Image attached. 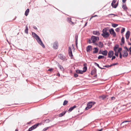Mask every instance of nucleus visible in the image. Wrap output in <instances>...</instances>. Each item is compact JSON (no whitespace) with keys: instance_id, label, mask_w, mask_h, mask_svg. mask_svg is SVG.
Wrapping results in <instances>:
<instances>
[{"instance_id":"nucleus-1","label":"nucleus","mask_w":131,"mask_h":131,"mask_svg":"<svg viewBox=\"0 0 131 131\" xmlns=\"http://www.w3.org/2000/svg\"><path fill=\"white\" fill-rule=\"evenodd\" d=\"M32 36L37 40L38 43H39L43 48H45V46L39 37L35 32H32Z\"/></svg>"},{"instance_id":"nucleus-2","label":"nucleus","mask_w":131,"mask_h":131,"mask_svg":"<svg viewBox=\"0 0 131 131\" xmlns=\"http://www.w3.org/2000/svg\"><path fill=\"white\" fill-rule=\"evenodd\" d=\"M108 29L107 28H105L103 29L102 32V33L101 35L103 36V38H107L110 36V34L107 32Z\"/></svg>"},{"instance_id":"nucleus-3","label":"nucleus","mask_w":131,"mask_h":131,"mask_svg":"<svg viewBox=\"0 0 131 131\" xmlns=\"http://www.w3.org/2000/svg\"><path fill=\"white\" fill-rule=\"evenodd\" d=\"M42 124V122H41L40 123H37L30 127L28 129L27 131H31L32 130L36 128L39 125H41Z\"/></svg>"},{"instance_id":"nucleus-4","label":"nucleus","mask_w":131,"mask_h":131,"mask_svg":"<svg viewBox=\"0 0 131 131\" xmlns=\"http://www.w3.org/2000/svg\"><path fill=\"white\" fill-rule=\"evenodd\" d=\"M119 45L118 44H116L115 46L113 48L114 50L115 51L114 54L115 56L118 57V52L117 51V49Z\"/></svg>"},{"instance_id":"nucleus-5","label":"nucleus","mask_w":131,"mask_h":131,"mask_svg":"<svg viewBox=\"0 0 131 131\" xmlns=\"http://www.w3.org/2000/svg\"><path fill=\"white\" fill-rule=\"evenodd\" d=\"M110 34L113 35V37H115L116 36V33L113 28H111L109 30Z\"/></svg>"},{"instance_id":"nucleus-6","label":"nucleus","mask_w":131,"mask_h":131,"mask_svg":"<svg viewBox=\"0 0 131 131\" xmlns=\"http://www.w3.org/2000/svg\"><path fill=\"white\" fill-rule=\"evenodd\" d=\"M91 39L92 41V43H94L96 41L97 39L99 40V38L98 37H96L93 36L91 37Z\"/></svg>"},{"instance_id":"nucleus-7","label":"nucleus","mask_w":131,"mask_h":131,"mask_svg":"<svg viewBox=\"0 0 131 131\" xmlns=\"http://www.w3.org/2000/svg\"><path fill=\"white\" fill-rule=\"evenodd\" d=\"M59 46L58 42L56 41L53 43V48L54 49H58Z\"/></svg>"},{"instance_id":"nucleus-8","label":"nucleus","mask_w":131,"mask_h":131,"mask_svg":"<svg viewBox=\"0 0 131 131\" xmlns=\"http://www.w3.org/2000/svg\"><path fill=\"white\" fill-rule=\"evenodd\" d=\"M95 103V102H90L88 103L87 106H88L90 108H91L92 107L93 105H94Z\"/></svg>"},{"instance_id":"nucleus-9","label":"nucleus","mask_w":131,"mask_h":131,"mask_svg":"<svg viewBox=\"0 0 131 131\" xmlns=\"http://www.w3.org/2000/svg\"><path fill=\"white\" fill-rule=\"evenodd\" d=\"M68 51L69 56L71 58H72L73 55L72 53L71 48V47H69Z\"/></svg>"},{"instance_id":"nucleus-10","label":"nucleus","mask_w":131,"mask_h":131,"mask_svg":"<svg viewBox=\"0 0 131 131\" xmlns=\"http://www.w3.org/2000/svg\"><path fill=\"white\" fill-rule=\"evenodd\" d=\"M58 57L61 60L64 61L66 59L65 57L62 54H60L58 55Z\"/></svg>"},{"instance_id":"nucleus-11","label":"nucleus","mask_w":131,"mask_h":131,"mask_svg":"<svg viewBox=\"0 0 131 131\" xmlns=\"http://www.w3.org/2000/svg\"><path fill=\"white\" fill-rule=\"evenodd\" d=\"M114 54V51L112 50L110 51L108 53V58H111L113 55Z\"/></svg>"},{"instance_id":"nucleus-12","label":"nucleus","mask_w":131,"mask_h":131,"mask_svg":"<svg viewBox=\"0 0 131 131\" xmlns=\"http://www.w3.org/2000/svg\"><path fill=\"white\" fill-rule=\"evenodd\" d=\"M127 51L125 50H123V57H126L128 55V53Z\"/></svg>"},{"instance_id":"nucleus-13","label":"nucleus","mask_w":131,"mask_h":131,"mask_svg":"<svg viewBox=\"0 0 131 131\" xmlns=\"http://www.w3.org/2000/svg\"><path fill=\"white\" fill-rule=\"evenodd\" d=\"M130 36V32L129 30L127 31L126 34L125 36L126 38L127 39H129V36Z\"/></svg>"},{"instance_id":"nucleus-14","label":"nucleus","mask_w":131,"mask_h":131,"mask_svg":"<svg viewBox=\"0 0 131 131\" xmlns=\"http://www.w3.org/2000/svg\"><path fill=\"white\" fill-rule=\"evenodd\" d=\"M92 50V46L90 45H89L86 47V50L87 52H89L90 50Z\"/></svg>"},{"instance_id":"nucleus-15","label":"nucleus","mask_w":131,"mask_h":131,"mask_svg":"<svg viewBox=\"0 0 131 131\" xmlns=\"http://www.w3.org/2000/svg\"><path fill=\"white\" fill-rule=\"evenodd\" d=\"M93 34L97 36H99L100 35V33L98 31H94L93 32Z\"/></svg>"},{"instance_id":"nucleus-16","label":"nucleus","mask_w":131,"mask_h":131,"mask_svg":"<svg viewBox=\"0 0 131 131\" xmlns=\"http://www.w3.org/2000/svg\"><path fill=\"white\" fill-rule=\"evenodd\" d=\"M106 97V96L104 95H103L100 96L99 97V98L101 100H104Z\"/></svg>"},{"instance_id":"nucleus-17","label":"nucleus","mask_w":131,"mask_h":131,"mask_svg":"<svg viewBox=\"0 0 131 131\" xmlns=\"http://www.w3.org/2000/svg\"><path fill=\"white\" fill-rule=\"evenodd\" d=\"M77 107V106L75 105H74L73 106L70 107L69 110H68V112H71L72 111L74 108Z\"/></svg>"},{"instance_id":"nucleus-18","label":"nucleus","mask_w":131,"mask_h":131,"mask_svg":"<svg viewBox=\"0 0 131 131\" xmlns=\"http://www.w3.org/2000/svg\"><path fill=\"white\" fill-rule=\"evenodd\" d=\"M108 52L106 50L102 51L101 52V54L104 55L106 56Z\"/></svg>"},{"instance_id":"nucleus-19","label":"nucleus","mask_w":131,"mask_h":131,"mask_svg":"<svg viewBox=\"0 0 131 131\" xmlns=\"http://www.w3.org/2000/svg\"><path fill=\"white\" fill-rule=\"evenodd\" d=\"M67 21L71 24H73V22L71 21V18L69 17H68L67 18Z\"/></svg>"},{"instance_id":"nucleus-20","label":"nucleus","mask_w":131,"mask_h":131,"mask_svg":"<svg viewBox=\"0 0 131 131\" xmlns=\"http://www.w3.org/2000/svg\"><path fill=\"white\" fill-rule=\"evenodd\" d=\"M93 49H95V50L93 51V53H97L99 51V49L97 47H95Z\"/></svg>"},{"instance_id":"nucleus-21","label":"nucleus","mask_w":131,"mask_h":131,"mask_svg":"<svg viewBox=\"0 0 131 131\" xmlns=\"http://www.w3.org/2000/svg\"><path fill=\"white\" fill-rule=\"evenodd\" d=\"M66 112V111H64L62 112V113L60 114L59 115V116L60 117H61L63 116Z\"/></svg>"},{"instance_id":"nucleus-22","label":"nucleus","mask_w":131,"mask_h":131,"mask_svg":"<svg viewBox=\"0 0 131 131\" xmlns=\"http://www.w3.org/2000/svg\"><path fill=\"white\" fill-rule=\"evenodd\" d=\"M76 72L77 73L79 74H82L83 73V71L79 70H76Z\"/></svg>"},{"instance_id":"nucleus-23","label":"nucleus","mask_w":131,"mask_h":131,"mask_svg":"<svg viewBox=\"0 0 131 131\" xmlns=\"http://www.w3.org/2000/svg\"><path fill=\"white\" fill-rule=\"evenodd\" d=\"M96 70L95 69H94V70H92L91 72V74L92 75H93L96 73Z\"/></svg>"},{"instance_id":"nucleus-24","label":"nucleus","mask_w":131,"mask_h":131,"mask_svg":"<svg viewBox=\"0 0 131 131\" xmlns=\"http://www.w3.org/2000/svg\"><path fill=\"white\" fill-rule=\"evenodd\" d=\"M29 11V8H27L25 11V14L26 16H27L28 15Z\"/></svg>"},{"instance_id":"nucleus-25","label":"nucleus","mask_w":131,"mask_h":131,"mask_svg":"<svg viewBox=\"0 0 131 131\" xmlns=\"http://www.w3.org/2000/svg\"><path fill=\"white\" fill-rule=\"evenodd\" d=\"M99 47L101 48H102V47L103 46V43L102 42H99Z\"/></svg>"},{"instance_id":"nucleus-26","label":"nucleus","mask_w":131,"mask_h":131,"mask_svg":"<svg viewBox=\"0 0 131 131\" xmlns=\"http://www.w3.org/2000/svg\"><path fill=\"white\" fill-rule=\"evenodd\" d=\"M51 120H50L49 119H46L43 122V123H48L50 121H51Z\"/></svg>"},{"instance_id":"nucleus-27","label":"nucleus","mask_w":131,"mask_h":131,"mask_svg":"<svg viewBox=\"0 0 131 131\" xmlns=\"http://www.w3.org/2000/svg\"><path fill=\"white\" fill-rule=\"evenodd\" d=\"M114 15V16H118V15H117L113 14H108V15H107V16H108V17H113L112 16H111V15Z\"/></svg>"},{"instance_id":"nucleus-28","label":"nucleus","mask_w":131,"mask_h":131,"mask_svg":"<svg viewBox=\"0 0 131 131\" xmlns=\"http://www.w3.org/2000/svg\"><path fill=\"white\" fill-rule=\"evenodd\" d=\"M58 66L61 70L63 71L64 70V69L63 67L61 65H60V64H58Z\"/></svg>"},{"instance_id":"nucleus-29","label":"nucleus","mask_w":131,"mask_h":131,"mask_svg":"<svg viewBox=\"0 0 131 131\" xmlns=\"http://www.w3.org/2000/svg\"><path fill=\"white\" fill-rule=\"evenodd\" d=\"M28 29L27 26H26V29L25 30V33L28 34Z\"/></svg>"},{"instance_id":"nucleus-30","label":"nucleus","mask_w":131,"mask_h":131,"mask_svg":"<svg viewBox=\"0 0 131 131\" xmlns=\"http://www.w3.org/2000/svg\"><path fill=\"white\" fill-rule=\"evenodd\" d=\"M122 8L124 10H125L127 9V8L126 5H123L122 6Z\"/></svg>"},{"instance_id":"nucleus-31","label":"nucleus","mask_w":131,"mask_h":131,"mask_svg":"<svg viewBox=\"0 0 131 131\" xmlns=\"http://www.w3.org/2000/svg\"><path fill=\"white\" fill-rule=\"evenodd\" d=\"M118 25V24H117L114 23H113L112 24V26L113 27H117Z\"/></svg>"},{"instance_id":"nucleus-32","label":"nucleus","mask_w":131,"mask_h":131,"mask_svg":"<svg viewBox=\"0 0 131 131\" xmlns=\"http://www.w3.org/2000/svg\"><path fill=\"white\" fill-rule=\"evenodd\" d=\"M83 70L82 71H83V73L85 72L87 70V67H84L83 68Z\"/></svg>"},{"instance_id":"nucleus-33","label":"nucleus","mask_w":131,"mask_h":131,"mask_svg":"<svg viewBox=\"0 0 131 131\" xmlns=\"http://www.w3.org/2000/svg\"><path fill=\"white\" fill-rule=\"evenodd\" d=\"M104 56L102 55H99L98 57V59H101L104 58Z\"/></svg>"},{"instance_id":"nucleus-34","label":"nucleus","mask_w":131,"mask_h":131,"mask_svg":"<svg viewBox=\"0 0 131 131\" xmlns=\"http://www.w3.org/2000/svg\"><path fill=\"white\" fill-rule=\"evenodd\" d=\"M68 101L65 100L63 102V105L64 106L66 105L68 103Z\"/></svg>"},{"instance_id":"nucleus-35","label":"nucleus","mask_w":131,"mask_h":131,"mask_svg":"<svg viewBox=\"0 0 131 131\" xmlns=\"http://www.w3.org/2000/svg\"><path fill=\"white\" fill-rule=\"evenodd\" d=\"M121 41L124 44L125 42L124 41V37H123L122 38L121 40Z\"/></svg>"},{"instance_id":"nucleus-36","label":"nucleus","mask_w":131,"mask_h":131,"mask_svg":"<svg viewBox=\"0 0 131 131\" xmlns=\"http://www.w3.org/2000/svg\"><path fill=\"white\" fill-rule=\"evenodd\" d=\"M75 41H78V35L77 34L75 35Z\"/></svg>"},{"instance_id":"nucleus-37","label":"nucleus","mask_w":131,"mask_h":131,"mask_svg":"<svg viewBox=\"0 0 131 131\" xmlns=\"http://www.w3.org/2000/svg\"><path fill=\"white\" fill-rule=\"evenodd\" d=\"M117 0H113L111 3V6H113V4H114L116 2Z\"/></svg>"},{"instance_id":"nucleus-38","label":"nucleus","mask_w":131,"mask_h":131,"mask_svg":"<svg viewBox=\"0 0 131 131\" xmlns=\"http://www.w3.org/2000/svg\"><path fill=\"white\" fill-rule=\"evenodd\" d=\"M125 28L122 27V29L121 30V33H123V32L125 31Z\"/></svg>"},{"instance_id":"nucleus-39","label":"nucleus","mask_w":131,"mask_h":131,"mask_svg":"<svg viewBox=\"0 0 131 131\" xmlns=\"http://www.w3.org/2000/svg\"><path fill=\"white\" fill-rule=\"evenodd\" d=\"M122 48H119L117 52H118V53H120V52H121L122 50Z\"/></svg>"},{"instance_id":"nucleus-40","label":"nucleus","mask_w":131,"mask_h":131,"mask_svg":"<svg viewBox=\"0 0 131 131\" xmlns=\"http://www.w3.org/2000/svg\"><path fill=\"white\" fill-rule=\"evenodd\" d=\"M118 64V63H113L112 64H111V67L113 66H114L117 65Z\"/></svg>"},{"instance_id":"nucleus-41","label":"nucleus","mask_w":131,"mask_h":131,"mask_svg":"<svg viewBox=\"0 0 131 131\" xmlns=\"http://www.w3.org/2000/svg\"><path fill=\"white\" fill-rule=\"evenodd\" d=\"M120 30V29L119 28H117L115 29V31L117 32H119Z\"/></svg>"},{"instance_id":"nucleus-42","label":"nucleus","mask_w":131,"mask_h":131,"mask_svg":"<svg viewBox=\"0 0 131 131\" xmlns=\"http://www.w3.org/2000/svg\"><path fill=\"white\" fill-rule=\"evenodd\" d=\"M113 6H112V7L114 8H116L117 6L116 4H113Z\"/></svg>"},{"instance_id":"nucleus-43","label":"nucleus","mask_w":131,"mask_h":131,"mask_svg":"<svg viewBox=\"0 0 131 131\" xmlns=\"http://www.w3.org/2000/svg\"><path fill=\"white\" fill-rule=\"evenodd\" d=\"M94 64L97 66V67H98L99 68V67H100L99 66V64H98V63H96V62H94Z\"/></svg>"},{"instance_id":"nucleus-44","label":"nucleus","mask_w":131,"mask_h":131,"mask_svg":"<svg viewBox=\"0 0 131 131\" xmlns=\"http://www.w3.org/2000/svg\"><path fill=\"white\" fill-rule=\"evenodd\" d=\"M48 128L49 127H46V128H45L43 129L42 131H45L47 130Z\"/></svg>"},{"instance_id":"nucleus-45","label":"nucleus","mask_w":131,"mask_h":131,"mask_svg":"<svg viewBox=\"0 0 131 131\" xmlns=\"http://www.w3.org/2000/svg\"><path fill=\"white\" fill-rule=\"evenodd\" d=\"M111 67V65H105L103 66V67H105L107 68H109V67Z\"/></svg>"},{"instance_id":"nucleus-46","label":"nucleus","mask_w":131,"mask_h":131,"mask_svg":"<svg viewBox=\"0 0 131 131\" xmlns=\"http://www.w3.org/2000/svg\"><path fill=\"white\" fill-rule=\"evenodd\" d=\"M78 74H77L76 73H74V77L77 78V77H78Z\"/></svg>"},{"instance_id":"nucleus-47","label":"nucleus","mask_w":131,"mask_h":131,"mask_svg":"<svg viewBox=\"0 0 131 131\" xmlns=\"http://www.w3.org/2000/svg\"><path fill=\"white\" fill-rule=\"evenodd\" d=\"M119 53V58H122V55L121 52H120Z\"/></svg>"},{"instance_id":"nucleus-48","label":"nucleus","mask_w":131,"mask_h":131,"mask_svg":"<svg viewBox=\"0 0 131 131\" xmlns=\"http://www.w3.org/2000/svg\"><path fill=\"white\" fill-rule=\"evenodd\" d=\"M128 51H130V53H129V54H131V47L128 49Z\"/></svg>"},{"instance_id":"nucleus-49","label":"nucleus","mask_w":131,"mask_h":131,"mask_svg":"<svg viewBox=\"0 0 131 131\" xmlns=\"http://www.w3.org/2000/svg\"><path fill=\"white\" fill-rule=\"evenodd\" d=\"M130 121H124L122 122V123H125V122H130Z\"/></svg>"},{"instance_id":"nucleus-50","label":"nucleus","mask_w":131,"mask_h":131,"mask_svg":"<svg viewBox=\"0 0 131 131\" xmlns=\"http://www.w3.org/2000/svg\"><path fill=\"white\" fill-rule=\"evenodd\" d=\"M112 58L111 59L112 60H113V59H115V58H116V57L115 56H112Z\"/></svg>"},{"instance_id":"nucleus-51","label":"nucleus","mask_w":131,"mask_h":131,"mask_svg":"<svg viewBox=\"0 0 131 131\" xmlns=\"http://www.w3.org/2000/svg\"><path fill=\"white\" fill-rule=\"evenodd\" d=\"M124 48L127 51H128V49L126 46L124 47Z\"/></svg>"},{"instance_id":"nucleus-52","label":"nucleus","mask_w":131,"mask_h":131,"mask_svg":"<svg viewBox=\"0 0 131 131\" xmlns=\"http://www.w3.org/2000/svg\"><path fill=\"white\" fill-rule=\"evenodd\" d=\"M75 45H76V47H78V46H77V45H78V41H75Z\"/></svg>"},{"instance_id":"nucleus-53","label":"nucleus","mask_w":131,"mask_h":131,"mask_svg":"<svg viewBox=\"0 0 131 131\" xmlns=\"http://www.w3.org/2000/svg\"><path fill=\"white\" fill-rule=\"evenodd\" d=\"M90 108L88 106H87L85 108V110H87Z\"/></svg>"},{"instance_id":"nucleus-54","label":"nucleus","mask_w":131,"mask_h":131,"mask_svg":"<svg viewBox=\"0 0 131 131\" xmlns=\"http://www.w3.org/2000/svg\"><path fill=\"white\" fill-rule=\"evenodd\" d=\"M83 66H84V67H87V64L86 63H84L83 64Z\"/></svg>"},{"instance_id":"nucleus-55","label":"nucleus","mask_w":131,"mask_h":131,"mask_svg":"<svg viewBox=\"0 0 131 131\" xmlns=\"http://www.w3.org/2000/svg\"><path fill=\"white\" fill-rule=\"evenodd\" d=\"M115 99V98L114 97H111V99L112 100H114Z\"/></svg>"},{"instance_id":"nucleus-56","label":"nucleus","mask_w":131,"mask_h":131,"mask_svg":"<svg viewBox=\"0 0 131 131\" xmlns=\"http://www.w3.org/2000/svg\"><path fill=\"white\" fill-rule=\"evenodd\" d=\"M53 70V69L52 68H50V69H49L48 70V71H52Z\"/></svg>"},{"instance_id":"nucleus-57","label":"nucleus","mask_w":131,"mask_h":131,"mask_svg":"<svg viewBox=\"0 0 131 131\" xmlns=\"http://www.w3.org/2000/svg\"><path fill=\"white\" fill-rule=\"evenodd\" d=\"M88 42L89 43H92V42H91V40L90 39H89L88 41Z\"/></svg>"},{"instance_id":"nucleus-58","label":"nucleus","mask_w":131,"mask_h":131,"mask_svg":"<svg viewBox=\"0 0 131 131\" xmlns=\"http://www.w3.org/2000/svg\"><path fill=\"white\" fill-rule=\"evenodd\" d=\"M126 0H122V2L123 3H125L126 2Z\"/></svg>"},{"instance_id":"nucleus-59","label":"nucleus","mask_w":131,"mask_h":131,"mask_svg":"<svg viewBox=\"0 0 131 131\" xmlns=\"http://www.w3.org/2000/svg\"><path fill=\"white\" fill-rule=\"evenodd\" d=\"M33 27L35 29H37V27L36 26H33Z\"/></svg>"},{"instance_id":"nucleus-60","label":"nucleus","mask_w":131,"mask_h":131,"mask_svg":"<svg viewBox=\"0 0 131 131\" xmlns=\"http://www.w3.org/2000/svg\"><path fill=\"white\" fill-rule=\"evenodd\" d=\"M99 68L100 69H105V68H102L101 67H99Z\"/></svg>"},{"instance_id":"nucleus-61","label":"nucleus","mask_w":131,"mask_h":131,"mask_svg":"<svg viewBox=\"0 0 131 131\" xmlns=\"http://www.w3.org/2000/svg\"><path fill=\"white\" fill-rule=\"evenodd\" d=\"M101 50H100L99 51V54H101Z\"/></svg>"},{"instance_id":"nucleus-62","label":"nucleus","mask_w":131,"mask_h":131,"mask_svg":"<svg viewBox=\"0 0 131 131\" xmlns=\"http://www.w3.org/2000/svg\"><path fill=\"white\" fill-rule=\"evenodd\" d=\"M97 15H95L94 16H92V17H97Z\"/></svg>"},{"instance_id":"nucleus-63","label":"nucleus","mask_w":131,"mask_h":131,"mask_svg":"<svg viewBox=\"0 0 131 131\" xmlns=\"http://www.w3.org/2000/svg\"><path fill=\"white\" fill-rule=\"evenodd\" d=\"M102 128L101 129H98V131H102Z\"/></svg>"},{"instance_id":"nucleus-64","label":"nucleus","mask_w":131,"mask_h":131,"mask_svg":"<svg viewBox=\"0 0 131 131\" xmlns=\"http://www.w3.org/2000/svg\"><path fill=\"white\" fill-rule=\"evenodd\" d=\"M128 45H131V43L129 42L128 43Z\"/></svg>"}]
</instances>
